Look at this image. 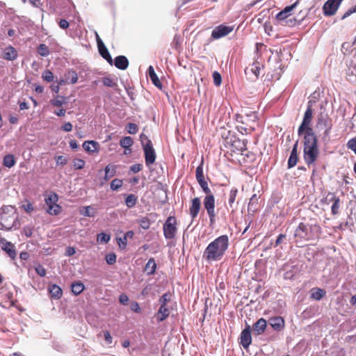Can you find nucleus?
<instances>
[{
	"label": "nucleus",
	"mask_w": 356,
	"mask_h": 356,
	"mask_svg": "<svg viewBox=\"0 0 356 356\" xmlns=\"http://www.w3.org/2000/svg\"><path fill=\"white\" fill-rule=\"evenodd\" d=\"M237 192H238L237 189L233 188V189L231 190V191L229 193L228 202H229V204L230 207L232 206V204L235 201V198H236Z\"/></svg>",
	"instance_id": "obj_53"
},
{
	"label": "nucleus",
	"mask_w": 356,
	"mask_h": 356,
	"mask_svg": "<svg viewBox=\"0 0 356 356\" xmlns=\"http://www.w3.org/2000/svg\"><path fill=\"white\" fill-rule=\"evenodd\" d=\"M122 184H123V181L122 179H114L111 182V189L112 191H116L118 189H119L120 188L122 187Z\"/></svg>",
	"instance_id": "obj_47"
},
{
	"label": "nucleus",
	"mask_w": 356,
	"mask_h": 356,
	"mask_svg": "<svg viewBox=\"0 0 356 356\" xmlns=\"http://www.w3.org/2000/svg\"><path fill=\"white\" fill-rule=\"evenodd\" d=\"M298 3V1L289 6H286L284 10L278 13L276 15V19L281 22L282 25H287L288 21L286 19L291 15V11Z\"/></svg>",
	"instance_id": "obj_13"
},
{
	"label": "nucleus",
	"mask_w": 356,
	"mask_h": 356,
	"mask_svg": "<svg viewBox=\"0 0 356 356\" xmlns=\"http://www.w3.org/2000/svg\"><path fill=\"white\" fill-rule=\"evenodd\" d=\"M72 292L76 296L79 295L85 289L84 284L81 282H76L71 285Z\"/></svg>",
	"instance_id": "obj_34"
},
{
	"label": "nucleus",
	"mask_w": 356,
	"mask_h": 356,
	"mask_svg": "<svg viewBox=\"0 0 356 356\" xmlns=\"http://www.w3.org/2000/svg\"><path fill=\"white\" fill-rule=\"evenodd\" d=\"M1 243L2 249L6 252L10 258L15 259L16 257V251L14 245L6 240L1 241Z\"/></svg>",
	"instance_id": "obj_23"
},
{
	"label": "nucleus",
	"mask_w": 356,
	"mask_h": 356,
	"mask_svg": "<svg viewBox=\"0 0 356 356\" xmlns=\"http://www.w3.org/2000/svg\"><path fill=\"white\" fill-rule=\"evenodd\" d=\"M86 162L81 159H75L73 161V165L76 170H81L85 167Z\"/></svg>",
	"instance_id": "obj_49"
},
{
	"label": "nucleus",
	"mask_w": 356,
	"mask_h": 356,
	"mask_svg": "<svg viewBox=\"0 0 356 356\" xmlns=\"http://www.w3.org/2000/svg\"><path fill=\"white\" fill-rule=\"evenodd\" d=\"M55 160L57 165H65L67 163V159L63 156H58L55 157Z\"/></svg>",
	"instance_id": "obj_59"
},
{
	"label": "nucleus",
	"mask_w": 356,
	"mask_h": 356,
	"mask_svg": "<svg viewBox=\"0 0 356 356\" xmlns=\"http://www.w3.org/2000/svg\"><path fill=\"white\" fill-rule=\"evenodd\" d=\"M325 291L322 289H313L312 293L311 294V298L316 300H320L325 296Z\"/></svg>",
	"instance_id": "obj_35"
},
{
	"label": "nucleus",
	"mask_w": 356,
	"mask_h": 356,
	"mask_svg": "<svg viewBox=\"0 0 356 356\" xmlns=\"http://www.w3.org/2000/svg\"><path fill=\"white\" fill-rule=\"evenodd\" d=\"M261 67L262 65H261L258 61H255L249 67H246L245 73L247 74L248 72H250L255 75L256 78H258L260 74Z\"/></svg>",
	"instance_id": "obj_28"
},
{
	"label": "nucleus",
	"mask_w": 356,
	"mask_h": 356,
	"mask_svg": "<svg viewBox=\"0 0 356 356\" xmlns=\"http://www.w3.org/2000/svg\"><path fill=\"white\" fill-rule=\"evenodd\" d=\"M171 294L170 293H164L159 298V303L161 305L160 308L157 313V320L159 321H163L165 320L170 315V310L167 307V303L170 301Z\"/></svg>",
	"instance_id": "obj_9"
},
{
	"label": "nucleus",
	"mask_w": 356,
	"mask_h": 356,
	"mask_svg": "<svg viewBox=\"0 0 356 356\" xmlns=\"http://www.w3.org/2000/svg\"><path fill=\"white\" fill-rule=\"evenodd\" d=\"M251 342V327L250 325H247L241 334L240 343L245 349H247L250 345Z\"/></svg>",
	"instance_id": "obj_16"
},
{
	"label": "nucleus",
	"mask_w": 356,
	"mask_h": 356,
	"mask_svg": "<svg viewBox=\"0 0 356 356\" xmlns=\"http://www.w3.org/2000/svg\"><path fill=\"white\" fill-rule=\"evenodd\" d=\"M343 0H327L323 6L325 15L331 16L335 14Z\"/></svg>",
	"instance_id": "obj_14"
},
{
	"label": "nucleus",
	"mask_w": 356,
	"mask_h": 356,
	"mask_svg": "<svg viewBox=\"0 0 356 356\" xmlns=\"http://www.w3.org/2000/svg\"><path fill=\"white\" fill-rule=\"evenodd\" d=\"M83 148L88 152H98L99 143L95 140H87L83 143Z\"/></svg>",
	"instance_id": "obj_26"
},
{
	"label": "nucleus",
	"mask_w": 356,
	"mask_h": 356,
	"mask_svg": "<svg viewBox=\"0 0 356 356\" xmlns=\"http://www.w3.org/2000/svg\"><path fill=\"white\" fill-rule=\"evenodd\" d=\"M255 159V155L248 151L245 147L240 154H238L235 157L231 159V162L235 164L248 165L252 163Z\"/></svg>",
	"instance_id": "obj_10"
},
{
	"label": "nucleus",
	"mask_w": 356,
	"mask_h": 356,
	"mask_svg": "<svg viewBox=\"0 0 356 356\" xmlns=\"http://www.w3.org/2000/svg\"><path fill=\"white\" fill-rule=\"evenodd\" d=\"M266 326V321L264 318H261L255 323L253 324V332L256 335H260L264 332Z\"/></svg>",
	"instance_id": "obj_18"
},
{
	"label": "nucleus",
	"mask_w": 356,
	"mask_h": 356,
	"mask_svg": "<svg viewBox=\"0 0 356 356\" xmlns=\"http://www.w3.org/2000/svg\"><path fill=\"white\" fill-rule=\"evenodd\" d=\"M106 261L109 265H113L116 262V255L115 253L107 254L105 257Z\"/></svg>",
	"instance_id": "obj_52"
},
{
	"label": "nucleus",
	"mask_w": 356,
	"mask_h": 356,
	"mask_svg": "<svg viewBox=\"0 0 356 356\" xmlns=\"http://www.w3.org/2000/svg\"><path fill=\"white\" fill-rule=\"evenodd\" d=\"M195 177H196L197 180L200 179L204 178V173H203L202 163L199 166H197V168H196Z\"/></svg>",
	"instance_id": "obj_55"
},
{
	"label": "nucleus",
	"mask_w": 356,
	"mask_h": 356,
	"mask_svg": "<svg viewBox=\"0 0 356 356\" xmlns=\"http://www.w3.org/2000/svg\"><path fill=\"white\" fill-rule=\"evenodd\" d=\"M332 200L334 201L332 206V213L333 215H336L339 213V203L340 200L339 197H336L335 195H333Z\"/></svg>",
	"instance_id": "obj_43"
},
{
	"label": "nucleus",
	"mask_w": 356,
	"mask_h": 356,
	"mask_svg": "<svg viewBox=\"0 0 356 356\" xmlns=\"http://www.w3.org/2000/svg\"><path fill=\"white\" fill-rule=\"evenodd\" d=\"M213 78L214 84L217 86H219L221 84L222 77L219 72L215 71L213 73Z\"/></svg>",
	"instance_id": "obj_54"
},
{
	"label": "nucleus",
	"mask_w": 356,
	"mask_h": 356,
	"mask_svg": "<svg viewBox=\"0 0 356 356\" xmlns=\"http://www.w3.org/2000/svg\"><path fill=\"white\" fill-rule=\"evenodd\" d=\"M58 200V197L57 194L55 193H51L48 195L47 198H45V202L48 207L57 203Z\"/></svg>",
	"instance_id": "obj_38"
},
{
	"label": "nucleus",
	"mask_w": 356,
	"mask_h": 356,
	"mask_svg": "<svg viewBox=\"0 0 356 356\" xmlns=\"http://www.w3.org/2000/svg\"><path fill=\"white\" fill-rule=\"evenodd\" d=\"M258 200L259 197H257V194H254L250 199V202L248 204V211L254 212L257 210L258 207Z\"/></svg>",
	"instance_id": "obj_32"
},
{
	"label": "nucleus",
	"mask_w": 356,
	"mask_h": 356,
	"mask_svg": "<svg viewBox=\"0 0 356 356\" xmlns=\"http://www.w3.org/2000/svg\"><path fill=\"white\" fill-rule=\"evenodd\" d=\"M73 126L70 122H65L61 127L60 129L65 132H69L72 130Z\"/></svg>",
	"instance_id": "obj_61"
},
{
	"label": "nucleus",
	"mask_w": 356,
	"mask_h": 356,
	"mask_svg": "<svg viewBox=\"0 0 356 356\" xmlns=\"http://www.w3.org/2000/svg\"><path fill=\"white\" fill-rule=\"evenodd\" d=\"M65 77L66 78L67 81H69V83L72 84L76 83L78 81L77 73L73 70H68L65 74Z\"/></svg>",
	"instance_id": "obj_33"
},
{
	"label": "nucleus",
	"mask_w": 356,
	"mask_h": 356,
	"mask_svg": "<svg viewBox=\"0 0 356 356\" xmlns=\"http://www.w3.org/2000/svg\"><path fill=\"white\" fill-rule=\"evenodd\" d=\"M49 292L51 298L60 299L63 295V291L60 286L56 284H52L49 286Z\"/></svg>",
	"instance_id": "obj_27"
},
{
	"label": "nucleus",
	"mask_w": 356,
	"mask_h": 356,
	"mask_svg": "<svg viewBox=\"0 0 356 356\" xmlns=\"http://www.w3.org/2000/svg\"><path fill=\"white\" fill-rule=\"evenodd\" d=\"M16 163V159L13 154H6L3 159V164L7 168H12Z\"/></svg>",
	"instance_id": "obj_31"
},
{
	"label": "nucleus",
	"mask_w": 356,
	"mask_h": 356,
	"mask_svg": "<svg viewBox=\"0 0 356 356\" xmlns=\"http://www.w3.org/2000/svg\"><path fill=\"white\" fill-rule=\"evenodd\" d=\"M117 242L121 249H124L127 244V239L123 236L122 238H117Z\"/></svg>",
	"instance_id": "obj_57"
},
{
	"label": "nucleus",
	"mask_w": 356,
	"mask_h": 356,
	"mask_svg": "<svg viewBox=\"0 0 356 356\" xmlns=\"http://www.w3.org/2000/svg\"><path fill=\"white\" fill-rule=\"evenodd\" d=\"M137 200V196L134 194H129L125 199V204L128 208H132L136 204Z\"/></svg>",
	"instance_id": "obj_36"
},
{
	"label": "nucleus",
	"mask_w": 356,
	"mask_h": 356,
	"mask_svg": "<svg viewBox=\"0 0 356 356\" xmlns=\"http://www.w3.org/2000/svg\"><path fill=\"white\" fill-rule=\"evenodd\" d=\"M3 58L7 60H14L17 58V51L12 46L7 47L3 49Z\"/></svg>",
	"instance_id": "obj_22"
},
{
	"label": "nucleus",
	"mask_w": 356,
	"mask_h": 356,
	"mask_svg": "<svg viewBox=\"0 0 356 356\" xmlns=\"http://www.w3.org/2000/svg\"><path fill=\"white\" fill-rule=\"evenodd\" d=\"M347 147L356 154V138L349 140L347 143Z\"/></svg>",
	"instance_id": "obj_56"
},
{
	"label": "nucleus",
	"mask_w": 356,
	"mask_h": 356,
	"mask_svg": "<svg viewBox=\"0 0 356 356\" xmlns=\"http://www.w3.org/2000/svg\"><path fill=\"white\" fill-rule=\"evenodd\" d=\"M81 215L87 217H93L97 213L96 209L92 206H86L80 208L79 211Z\"/></svg>",
	"instance_id": "obj_30"
},
{
	"label": "nucleus",
	"mask_w": 356,
	"mask_h": 356,
	"mask_svg": "<svg viewBox=\"0 0 356 356\" xmlns=\"http://www.w3.org/2000/svg\"><path fill=\"white\" fill-rule=\"evenodd\" d=\"M148 75L153 84L159 89L162 88V83L156 75L154 67L150 65L148 68Z\"/></svg>",
	"instance_id": "obj_25"
},
{
	"label": "nucleus",
	"mask_w": 356,
	"mask_h": 356,
	"mask_svg": "<svg viewBox=\"0 0 356 356\" xmlns=\"http://www.w3.org/2000/svg\"><path fill=\"white\" fill-rule=\"evenodd\" d=\"M270 325L276 331H281L285 325L284 320L281 316H275L268 320Z\"/></svg>",
	"instance_id": "obj_17"
},
{
	"label": "nucleus",
	"mask_w": 356,
	"mask_h": 356,
	"mask_svg": "<svg viewBox=\"0 0 356 356\" xmlns=\"http://www.w3.org/2000/svg\"><path fill=\"white\" fill-rule=\"evenodd\" d=\"M42 78L47 82H51L54 80V74L50 70H46L42 72Z\"/></svg>",
	"instance_id": "obj_46"
},
{
	"label": "nucleus",
	"mask_w": 356,
	"mask_h": 356,
	"mask_svg": "<svg viewBox=\"0 0 356 356\" xmlns=\"http://www.w3.org/2000/svg\"><path fill=\"white\" fill-rule=\"evenodd\" d=\"M102 82L103 83L104 86H108L110 88H115L118 86L117 82L115 79L113 78H111L109 76H104L102 79Z\"/></svg>",
	"instance_id": "obj_39"
},
{
	"label": "nucleus",
	"mask_w": 356,
	"mask_h": 356,
	"mask_svg": "<svg viewBox=\"0 0 356 356\" xmlns=\"http://www.w3.org/2000/svg\"><path fill=\"white\" fill-rule=\"evenodd\" d=\"M113 64L118 69L124 70L129 66V60L124 56H118L115 58Z\"/></svg>",
	"instance_id": "obj_21"
},
{
	"label": "nucleus",
	"mask_w": 356,
	"mask_h": 356,
	"mask_svg": "<svg viewBox=\"0 0 356 356\" xmlns=\"http://www.w3.org/2000/svg\"><path fill=\"white\" fill-rule=\"evenodd\" d=\"M316 236L313 226L304 222H300L294 232L295 243L299 247H302L305 242L314 239Z\"/></svg>",
	"instance_id": "obj_4"
},
{
	"label": "nucleus",
	"mask_w": 356,
	"mask_h": 356,
	"mask_svg": "<svg viewBox=\"0 0 356 356\" xmlns=\"http://www.w3.org/2000/svg\"><path fill=\"white\" fill-rule=\"evenodd\" d=\"M96 40L99 52L100 55L104 58L111 65H113V60L107 49L106 47L101 40L99 35L96 33Z\"/></svg>",
	"instance_id": "obj_12"
},
{
	"label": "nucleus",
	"mask_w": 356,
	"mask_h": 356,
	"mask_svg": "<svg viewBox=\"0 0 356 356\" xmlns=\"http://www.w3.org/2000/svg\"><path fill=\"white\" fill-rule=\"evenodd\" d=\"M313 116L312 102H309L305 113L303 120L298 127V135L305 133L303 159L308 165H314L320 154L318 146V138L310 127Z\"/></svg>",
	"instance_id": "obj_1"
},
{
	"label": "nucleus",
	"mask_w": 356,
	"mask_h": 356,
	"mask_svg": "<svg viewBox=\"0 0 356 356\" xmlns=\"http://www.w3.org/2000/svg\"><path fill=\"white\" fill-rule=\"evenodd\" d=\"M222 257V236H218L209 244L203 253V258L208 262L219 261Z\"/></svg>",
	"instance_id": "obj_3"
},
{
	"label": "nucleus",
	"mask_w": 356,
	"mask_h": 356,
	"mask_svg": "<svg viewBox=\"0 0 356 356\" xmlns=\"http://www.w3.org/2000/svg\"><path fill=\"white\" fill-rule=\"evenodd\" d=\"M227 133L224 137V156L231 161L232 157L245 149V145L243 140L238 138L234 130H227Z\"/></svg>",
	"instance_id": "obj_2"
},
{
	"label": "nucleus",
	"mask_w": 356,
	"mask_h": 356,
	"mask_svg": "<svg viewBox=\"0 0 356 356\" xmlns=\"http://www.w3.org/2000/svg\"><path fill=\"white\" fill-rule=\"evenodd\" d=\"M134 144V140L130 136L123 137L120 141V145L125 149H129Z\"/></svg>",
	"instance_id": "obj_37"
},
{
	"label": "nucleus",
	"mask_w": 356,
	"mask_h": 356,
	"mask_svg": "<svg viewBox=\"0 0 356 356\" xmlns=\"http://www.w3.org/2000/svg\"><path fill=\"white\" fill-rule=\"evenodd\" d=\"M0 213V229L10 230L13 226L15 220L14 207L6 206L1 208Z\"/></svg>",
	"instance_id": "obj_5"
},
{
	"label": "nucleus",
	"mask_w": 356,
	"mask_h": 356,
	"mask_svg": "<svg viewBox=\"0 0 356 356\" xmlns=\"http://www.w3.org/2000/svg\"><path fill=\"white\" fill-rule=\"evenodd\" d=\"M323 126L325 129L324 131V136L325 137L328 136L331 130V124L328 123L327 118L326 116L321 114L318 117L317 120V127Z\"/></svg>",
	"instance_id": "obj_19"
},
{
	"label": "nucleus",
	"mask_w": 356,
	"mask_h": 356,
	"mask_svg": "<svg viewBox=\"0 0 356 356\" xmlns=\"http://www.w3.org/2000/svg\"><path fill=\"white\" fill-rule=\"evenodd\" d=\"M204 208L207 209V213L209 216L211 222H213L214 220V217H215V214H214L215 200H214L213 196L212 195H211L210 193L207 194V195L204 198Z\"/></svg>",
	"instance_id": "obj_15"
},
{
	"label": "nucleus",
	"mask_w": 356,
	"mask_h": 356,
	"mask_svg": "<svg viewBox=\"0 0 356 356\" xmlns=\"http://www.w3.org/2000/svg\"><path fill=\"white\" fill-rule=\"evenodd\" d=\"M163 235L166 239L175 238L177 232V220L175 216H169L163 224Z\"/></svg>",
	"instance_id": "obj_8"
},
{
	"label": "nucleus",
	"mask_w": 356,
	"mask_h": 356,
	"mask_svg": "<svg viewBox=\"0 0 356 356\" xmlns=\"http://www.w3.org/2000/svg\"><path fill=\"white\" fill-rule=\"evenodd\" d=\"M197 181L205 193H207V194L211 193L210 189L208 187L207 182L206 181L204 178L197 179Z\"/></svg>",
	"instance_id": "obj_51"
},
{
	"label": "nucleus",
	"mask_w": 356,
	"mask_h": 356,
	"mask_svg": "<svg viewBox=\"0 0 356 356\" xmlns=\"http://www.w3.org/2000/svg\"><path fill=\"white\" fill-rule=\"evenodd\" d=\"M298 161V141H296L293 147L291 155L288 160V168L294 167L297 164Z\"/></svg>",
	"instance_id": "obj_20"
},
{
	"label": "nucleus",
	"mask_w": 356,
	"mask_h": 356,
	"mask_svg": "<svg viewBox=\"0 0 356 356\" xmlns=\"http://www.w3.org/2000/svg\"><path fill=\"white\" fill-rule=\"evenodd\" d=\"M51 105L60 107L65 104V98L63 96H56L55 98L51 100Z\"/></svg>",
	"instance_id": "obj_40"
},
{
	"label": "nucleus",
	"mask_w": 356,
	"mask_h": 356,
	"mask_svg": "<svg viewBox=\"0 0 356 356\" xmlns=\"http://www.w3.org/2000/svg\"><path fill=\"white\" fill-rule=\"evenodd\" d=\"M143 149L144 151L145 164L147 166H150L156 160V153L151 140H147L146 142H143Z\"/></svg>",
	"instance_id": "obj_11"
},
{
	"label": "nucleus",
	"mask_w": 356,
	"mask_h": 356,
	"mask_svg": "<svg viewBox=\"0 0 356 356\" xmlns=\"http://www.w3.org/2000/svg\"><path fill=\"white\" fill-rule=\"evenodd\" d=\"M47 211L49 214L56 216L61 212V207L56 203L55 204L49 207Z\"/></svg>",
	"instance_id": "obj_42"
},
{
	"label": "nucleus",
	"mask_w": 356,
	"mask_h": 356,
	"mask_svg": "<svg viewBox=\"0 0 356 356\" xmlns=\"http://www.w3.org/2000/svg\"><path fill=\"white\" fill-rule=\"evenodd\" d=\"M22 207L28 213H31L34 210L33 204L29 201H26V204H23Z\"/></svg>",
	"instance_id": "obj_58"
},
{
	"label": "nucleus",
	"mask_w": 356,
	"mask_h": 356,
	"mask_svg": "<svg viewBox=\"0 0 356 356\" xmlns=\"http://www.w3.org/2000/svg\"><path fill=\"white\" fill-rule=\"evenodd\" d=\"M156 268V264L153 258L148 260L147 263L145 266L144 270L147 275H153L155 273Z\"/></svg>",
	"instance_id": "obj_29"
},
{
	"label": "nucleus",
	"mask_w": 356,
	"mask_h": 356,
	"mask_svg": "<svg viewBox=\"0 0 356 356\" xmlns=\"http://www.w3.org/2000/svg\"><path fill=\"white\" fill-rule=\"evenodd\" d=\"M131 309L136 313H140L141 309L137 302H133L131 305Z\"/></svg>",
	"instance_id": "obj_62"
},
{
	"label": "nucleus",
	"mask_w": 356,
	"mask_h": 356,
	"mask_svg": "<svg viewBox=\"0 0 356 356\" xmlns=\"http://www.w3.org/2000/svg\"><path fill=\"white\" fill-rule=\"evenodd\" d=\"M142 169H143V165L140 164V163L134 164L130 168V170L134 173H137V172H140V170H142Z\"/></svg>",
	"instance_id": "obj_60"
},
{
	"label": "nucleus",
	"mask_w": 356,
	"mask_h": 356,
	"mask_svg": "<svg viewBox=\"0 0 356 356\" xmlns=\"http://www.w3.org/2000/svg\"><path fill=\"white\" fill-rule=\"evenodd\" d=\"M35 271L41 277H44L46 275V270L42 266H37Z\"/></svg>",
	"instance_id": "obj_64"
},
{
	"label": "nucleus",
	"mask_w": 356,
	"mask_h": 356,
	"mask_svg": "<svg viewBox=\"0 0 356 356\" xmlns=\"http://www.w3.org/2000/svg\"><path fill=\"white\" fill-rule=\"evenodd\" d=\"M241 131L244 129L245 131H251L258 126V115L256 111H250L245 115H240Z\"/></svg>",
	"instance_id": "obj_6"
},
{
	"label": "nucleus",
	"mask_w": 356,
	"mask_h": 356,
	"mask_svg": "<svg viewBox=\"0 0 356 356\" xmlns=\"http://www.w3.org/2000/svg\"><path fill=\"white\" fill-rule=\"evenodd\" d=\"M127 131L130 134H136L138 131V127L135 123H128L126 126Z\"/></svg>",
	"instance_id": "obj_45"
},
{
	"label": "nucleus",
	"mask_w": 356,
	"mask_h": 356,
	"mask_svg": "<svg viewBox=\"0 0 356 356\" xmlns=\"http://www.w3.org/2000/svg\"><path fill=\"white\" fill-rule=\"evenodd\" d=\"M38 51V54L42 56H47L49 54V48L44 44H41L39 45Z\"/></svg>",
	"instance_id": "obj_48"
},
{
	"label": "nucleus",
	"mask_w": 356,
	"mask_h": 356,
	"mask_svg": "<svg viewBox=\"0 0 356 356\" xmlns=\"http://www.w3.org/2000/svg\"><path fill=\"white\" fill-rule=\"evenodd\" d=\"M138 223L144 229H148L151 225L150 220L147 217H142L138 220Z\"/></svg>",
	"instance_id": "obj_41"
},
{
	"label": "nucleus",
	"mask_w": 356,
	"mask_h": 356,
	"mask_svg": "<svg viewBox=\"0 0 356 356\" xmlns=\"http://www.w3.org/2000/svg\"><path fill=\"white\" fill-rule=\"evenodd\" d=\"M211 36L214 39H218L222 37V24L218 26L213 30Z\"/></svg>",
	"instance_id": "obj_44"
},
{
	"label": "nucleus",
	"mask_w": 356,
	"mask_h": 356,
	"mask_svg": "<svg viewBox=\"0 0 356 356\" xmlns=\"http://www.w3.org/2000/svg\"><path fill=\"white\" fill-rule=\"evenodd\" d=\"M110 235L105 234L104 232H102L99 234H97V241H99L102 243H107L110 241Z\"/></svg>",
	"instance_id": "obj_50"
},
{
	"label": "nucleus",
	"mask_w": 356,
	"mask_h": 356,
	"mask_svg": "<svg viewBox=\"0 0 356 356\" xmlns=\"http://www.w3.org/2000/svg\"><path fill=\"white\" fill-rule=\"evenodd\" d=\"M23 233L26 236L31 237L33 234V228L29 226L24 227L23 228Z\"/></svg>",
	"instance_id": "obj_63"
},
{
	"label": "nucleus",
	"mask_w": 356,
	"mask_h": 356,
	"mask_svg": "<svg viewBox=\"0 0 356 356\" xmlns=\"http://www.w3.org/2000/svg\"><path fill=\"white\" fill-rule=\"evenodd\" d=\"M225 113H227V117L226 118V126L228 130H236L238 132H241V125H240V115L236 113L233 112L232 108L230 106L229 108H225ZM226 127H224V129Z\"/></svg>",
	"instance_id": "obj_7"
},
{
	"label": "nucleus",
	"mask_w": 356,
	"mask_h": 356,
	"mask_svg": "<svg viewBox=\"0 0 356 356\" xmlns=\"http://www.w3.org/2000/svg\"><path fill=\"white\" fill-rule=\"evenodd\" d=\"M200 200L198 197H195L192 200L191 206L190 207V215L193 219L195 218L198 215L200 209Z\"/></svg>",
	"instance_id": "obj_24"
}]
</instances>
